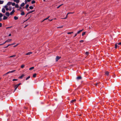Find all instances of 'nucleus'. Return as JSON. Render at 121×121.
Masks as SVG:
<instances>
[{"mask_svg": "<svg viewBox=\"0 0 121 121\" xmlns=\"http://www.w3.org/2000/svg\"><path fill=\"white\" fill-rule=\"evenodd\" d=\"M25 4L23 2L22 3V4H21L20 6L21 7H23L25 5Z\"/></svg>", "mask_w": 121, "mask_h": 121, "instance_id": "8", "label": "nucleus"}, {"mask_svg": "<svg viewBox=\"0 0 121 121\" xmlns=\"http://www.w3.org/2000/svg\"><path fill=\"white\" fill-rule=\"evenodd\" d=\"M13 1L14 2H16L17 3H18L20 1L19 0H14Z\"/></svg>", "mask_w": 121, "mask_h": 121, "instance_id": "7", "label": "nucleus"}, {"mask_svg": "<svg viewBox=\"0 0 121 121\" xmlns=\"http://www.w3.org/2000/svg\"><path fill=\"white\" fill-rule=\"evenodd\" d=\"M35 11V10H32L31 11L29 12H28V13L30 14V13H32L33 12Z\"/></svg>", "mask_w": 121, "mask_h": 121, "instance_id": "28", "label": "nucleus"}, {"mask_svg": "<svg viewBox=\"0 0 121 121\" xmlns=\"http://www.w3.org/2000/svg\"><path fill=\"white\" fill-rule=\"evenodd\" d=\"M8 6L7 5H5L4 7L7 11H8L9 10V9L8 8Z\"/></svg>", "mask_w": 121, "mask_h": 121, "instance_id": "5", "label": "nucleus"}, {"mask_svg": "<svg viewBox=\"0 0 121 121\" xmlns=\"http://www.w3.org/2000/svg\"><path fill=\"white\" fill-rule=\"evenodd\" d=\"M117 44L118 45H121V42L119 43H118Z\"/></svg>", "mask_w": 121, "mask_h": 121, "instance_id": "44", "label": "nucleus"}, {"mask_svg": "<svg viewBox=\"0 0 121 121\" xmlns=\"http://www.w3.org/2000/svg\"><path fill=\"white\" fill-rule=\"evenodd\" d=\"M18 45V44H16V45L14 46V47H16V46H17Z\"/></svg>", "mask_w": 121, "mask_h": 121, "instance_id": "55", "label": "nucleus"}, {"mask_svg": "<svg viewBox=\"0 0 121 121\" xmlns=\"http://www.w3.org/2000/svg\"><path fill=\"white\" fill-rule=\"evenodd\" d=\"M29 14V13H28H28H27L26 14V16L27 15H28V14Z\"/></svg>", "mask_w": 121, "mask_h": 121, "instance_id": "63", "label": "nucleus"}, {"mask_svg": "<svg viewBox=\"0 0 121 121\" xmlns=\"http://www.w3.org/2000/svg\"><path fill=\"white\" fill-rule=\"evenodd\" d=\"M84 41L83 40H82L80 41V42L81 43H83Z\"/></svg>", "mask_w": 121, "mask_h": 121, "instance_id": "43", "label": "nucleus"}, {"mask_svg": "<svg viewBox=\"0 0 121 121\" xmlns=\"http://www.w3.org/2000/svg\"><path fill=\"white\" fill-rule=\"evenodd\" d=\"M68 13L67 14V15H66V17L65 18H64V19H66V18L67 17V15H68L69 14V13Z\"/></svg>", "mask_w": 121, "mask_h": 121, "instance_id": "34", "label": "nucleus"}, {"mask_svg": "<svg viewBox=\"0 0 121 121\" xmlns=\"http://www.w3.org/2000/svg\"><path fill=\"white\" fill-rule=\"evenodd\" d=\"M15 7L16 8H18L19 7L18 5V4H16L15 5Z\"/></svg>", "mask_w": 121, "mask_h": 121, "instance_id": "20", "label": "nucleus"}, {"mask_svg": "<svg viewBox=\"0 0 121 121\" xmlns=\"http://www.w3.org/2000/svg\"><path fill=\"white\" fill-rule=\"evenodd\" d=\"M62 5H63V4H60V5H59L57 7V8L58 9L61 6H62Z\"/></svg>", "mask_w": 121, "mask_h": 121, "instance_id": "40", "label": "nucleus"}, {"mask_svg": "<svg viewBox=\"0 0 121 121\" xmlns=\"http://www.w3.org/2000/svg\"><path fill=\"white\" fill-rule=\"evenodd\" d=\"M12 40L11 39H8L6 41V43L8 42L11 41Z\"/></svg>", "mask_w": 121, "mask_h": 121, "instance_id": "15", "label": "nucleus"}, {"mask_svg": "<svg viewBox=\"0 0 121 121\" xmlns=\"http://www.w3.org/2000/svg\"><path fill=\"white\" fill-rule=\"evenodd\" d=\"M25 76L24 74H22L21 76L19 77V78L22 79V78L23 77Z\"/></svg>", "mask_w": 121, "mask_h": 121, "instance_id": "10", "label": "nucleus"}, {"mask_svg": "<svg viewBox=\"0 0 121 121\" xmlns=\"http://www.w3.org/2000/svg\"><path fill=\"white\" fill-rule=\"evenodd\" d=\"M12 3L11 2H8L7 4V5H10Z\"/></svg>", "mask_w": 121, "mask_h": 121, "instance_id": "9", "label": "nucleus"}, {"mask_svg": "<svg viewBox=\"0 0 121 121\" xmlns=\"http://www.w3.org/2000/svg\"><path fill=\"white\" fill-rule=\"evenodd\" d=\"M73 33V32H68L67 33V34H72Z\"/></svg>", "mask_w": 121, "mask_h": 121, "instance_id": "41", "label": "nucleus"}, {"mask_svg": "<svg viewBox=\"0 0 121 121\" xmlns=\"http://www.w3.org/2000/svg\"><path fill=\"white\" fill-rule=\"evenodd\" d=\"M11 34H10L9 35V36H11Z\"/></svg>", "mask_w": 121, "mask_h": 121, "instance_id": "62", "label": "nucleus"}, {"mask_svg": "<svg viewBox=\"0 0 121 121\" xmlns=\"http://www.w3.org/2000/svg\"><path fill=\"white\" fill-rule=\"evenodd\" d=\"M3 16L2 14L1 13H0V17H1Z\"/></svg>", "mask_w": 121, "mask_h": 121, "instance_id": "38", "label": "nucleus"}, {"mask_svg": "<svg viewBox=\"0 0 121 121\" xmlns=\"http://www.w3.org/2000/svg\"><path fill=\"white\" fill-rule=\"evenodd\" d=\"M77 33L76 34H75V35H74V37H76V36H77Z\"/></svg>", "mask_w": 121, "mask_h": 121, "instance_id": "52", "label": "nucleus"}, {"mask_svg": "<svg viewBox=\"0 0 121 121\" xmlns=\"http://www.w3.org/2000/svg\"><path fill=\"white\" fill-rule=\"evenodd\" d=\"M18 80L17 79H13L12 81H17Z\"/></svg>", "mask_w": 121, "mask_h": 121, "instance_id": "39", "label": "nucleus"}, {"mask_svg": "<svg viewBox=\"0 0 121 121\" xmlns=\"http://www.w3.org/2000/svg\"><path fill=\"white\" fill-rule=\"evenodd\" d=\"M83 30V29H82V30H80L79 31H80V32H81Z\"/></svg>", "mask_w": 121, "mask_h": 121, "instance_id": "59", "label": "nucleus"}, {"mask_svg": "<svg viewBox=\"0 0 121 121\" xmlns=\"http://www.w3.org/2000/svg\"><path fill=\"white\" fill-rule=\"evenodd\" d=\"M35 3V1L34 0H33L32 1L31 3L32 4H33Z\"/></svg>", "mask_w": 121, "mask_h": 121, "instance_id": "19", "label": "nucleus"}, {"mask_svg": "<svg viewBox=\"0 0 121 121\" xmlns=\"http://www.w3.org/2000/svg\"><path fill=\"white\" fill-rule=\"evenodd\" d=\"M24 66L25 65H21V67L22 68H23Z\"/></svg>", "mask_w": 121, "mask_h": 121, "instance_id": "35", "label": "nucleus"}, {"mask_svg": "<svg viewBox=\"0 0 121 121\" xmlns=\"http://www.w3.org/2000/svg\"><path fill=\"white\" fill-rule=\"evenodd\" d=\"M31 0H27V1L28 2H30V1H31Z\"/></svg>", "mask_w": 121, "mask_h": 121, "instance_id": "56", "label": "nucleus"}, {"mask_svg": "<svg viewBox=\"0 0 121 121\" xmlns=\"http://www.w3.org/2000/svg\"><path fill=\"white\" fill-rule=\"evenodd\" d=\"M2 26V24L1 23H0V27H1Z\"/></svg>", "mask_w": 121, "mask_h": 121, "instance_id": "51", "label": "nucleus"}, {"mask_svg": "<svg viewBox=\"0 0 121 121\" xmlns=\"http://www.w3.org/2000/svg\"><path fill=\"white\" fill-rule=\"evenodd\" d=\"M2 11L3 13H4L5 12V11L4 8H3L2 9Z\"/></svg>", "mask_w": 121, "mask_h": 121, "instance_id": "12", "label": "nucleus"}, {"mask_svg": "<svg viewBox=\"0 0 121 121\" xmlns=\"http://www.w3.org/2000/svg\"><path fill=\"white\" fill-rule=\"evenodd\" d=\"M50 16H49L47 18H45V19H44L42 21V22H43V21H44V20H47V19H48L49 18V17Z\"/></svg>", "mask_w": 121, "mask_h": 121, "instance_id": "22", "label": "nucleus"}, {"mask_svg": "<svg viewBox=\"0 0 121 121\" xmlns=\"http://www.w3.org/2000/svg\"><path fill=\"white\" fill-rule=\"evenodd\" d=\"M34 67H32L30 68L29 69L30 70H32L33 69H34Z\"/></svg>", "mask_w": 121, "mask_h": 121, "instance_id": "26", "label": "nucleus"}, {"mask_svg": "<svg viewBox=\"0 0 121 121\" xmlns=\"http://www.w3.org/2000/svg\"><path fill=\"white\" fill-rule=\"evenodd\" d=\"M12 45V44H9L8 45V46H10V45Z\"/></svg>", "mask_w": 121, "mask_h": 121, "instance_id": "61", "label": "nucleus"}, {"mask_svg": "<svg viewBox=\"0 0 121 121\" xmlns=\"http://www.w3.org/2000/svg\"><path fill=\"white\" fill-rule=\"evenodd\" d=\"M15 20H17L18 19V17L16 16H14V17Z\"/></svg>", "mask_w": 121, "mask_h": 121, "instance_id": "17", "label": "nucleus"}, {"mask_svg": "<svg viewBox=\"0 0 121 121\" xmlns=\"http://www.w3.org/2000/svg\"><path fill=\"white\" fill-rule=\"evenodd\" d=\"M4 1H3L0 0V4H2L3 3Z\"/></svg>", "mask_w": 121, "mask_h": 121, "instance_id": "31", "label": "nucleus"}, {"mask_svg": "<svg viewBox=\"0 0 121 121\" xmlns=\"http://www.w3.org/2000/svg\"><path fill=\"white\" fill-rule=\"evenodd\" d=\"M12 5L13 6H14L15 5V3H12Z\"/></svg>", "mask_w": 121, "mask_h": 121, "instance_id": "32", "label": "nucleus"}, {"mask_svg": "<svg viewBox=\"0 0 121 121\" xmlns=\"http://www.w3.org/2000/svg\"><path fill=\"white\" fill-rule=\"evenodd\" d=\"M25 4H26L27 3V1H26V0H25Z\"/></svg>", "mask_w": 121, "mask_h": 121, "instance_id": "48", "label": "nucleus"}, {"mask_svg": "<svg viewBox=\"0 0 121 121\" xmlns=\"http://www.w3.org/2000/svg\"><path fill=\"white\" fill-rule=\"evenodd\" d=\"M118 45L117 43L115 44V48H117Z\"/></svg>", "mask_w": 121, "mask_h": 121, "instance_id": "29", "label": "nucleus"}, {"mask_svg": "<svg viewBox=\"0 0 121 121\" xmlns=\"http://www.w3.org/2000/svg\"><path fill=\"white\" fill-rule=\"evenodd\" d=\"M80 33V31H78V32H77V34H79V33Z\"/></svg>", "mask_w": 121, "mask_h": 121, "instance_id": "53", "label": "nucleus"}, {"mask_svg": "<svg viewBox=\"0 0 121 121\" xmlns=\"http://www.w3.org/2000/svg\"><path fill=\"white\" fill-rule=\"evenodd\" d=\"M2 20V18L1 17H0V21H1Z\"/></svg>", "mask_w": 121, "mask_h": 121, "instance_id": "57", "label": "nucleus"}, {"mask_svg": "<svg viewBox=\"0 0 121 121\" xmlns=\"http://www.w3.org/2000/svg\"><path fill=\"white\" fill-rule=\"evenodd\" d=\"M32 53V52H29L28 53H26V55H29L30 54H31Z\"/></svg>", "mask_w": 121, "mask_h": 121, "instance_id": "14", "label": "nucleus"}, {"mask_svg": "<svg viewBox=\"0 0 121 121\" xmlns=\"http://www.w3.org/2000/svg\"><path fill=\"white\" fill-rule=\"evenodd\" d=\"M105 74L107 75H108L109 74V72L108 71H106L105 73Z\"/></svg>", "mask_w": 121, "mask_h": 121, "instance_id": "25", "label": "nucleus"}, {"mask_svg": "<svg viewBox=\"0 0 121 121\" xmlns=\"http://www.w3.org/2000/svg\"><path fill=\"white\" fill-rule=\"evenodd\" d=\"M15 71V70H12V71H9V72L5 74V75H7V74L9 73H13V72H14Z\"/></svg>", "mask_w": 121, "mask_h": 121, "instance_id": "2", "label": "nucleus"}, {"mask_svg": "<svg viewBox=\"0 0 121 121\" xmlns=\"http://www.w3.org/2000/svg\"><path fill=\"white\" fill-rule=\"evenodd\" d=\"M36 74L35 73L33 75V77L34 78H35L36 77Z\"/></svg>", "mask_w": 121, "mask_h": 121, "instance_id": "23", "label": "nucleus"}, {"mask_svg": "<svg viewBox=\"0 0 121 121\" xmlns=\"http://www.w3.org/2000/svg\"><path fill=\"white\" fill-rule=\"evenodd\" d=\"M9 10L10 11L11 10V6H9Z\"/></svg>", "mask_w": 121, "mask_h": 121, "instance_id": "42", "label": "nucleus"}, {"mask_svg": "<svg viewBox=\"0 0 121 121\" xmlns=\"http://www.w3.org/2000/svg\"><path fill=\"white\" fill-rule=\"evenodd\" d=\"M86 33V32H83V33L82 34V36H83L84 35H85Z\"/></svg>", "mask_w": 121, "mask_h": 121, "instance_id": "36", "label": "nucleus"}, {"mask_svg": "<svg viewBox=\"0 0 121 121\" xmlns=\"http://www.w3.org/2000/svg\"><path fill=\"white\" fill-rule=\"evenodd\" d=\"M18 87V86H17L16 85H15L14 87V88H15L14 91L16 90Z\"/></svg>", "mask_w": 121, "mask_h": 121, "instance_id": "13", "label": "nucleus"}, {"mask_svg": "<svg viewBox=\"0 0 121 121\" xmlns=\"http://www.w3.org/2000/svg\"><path fill=\"white\" fill-rule=\"evenodd\" d=\"M82 79V77L81 76H78L76 78V79L77 80L81 79Z\"/></svg>", "mask_w": 121, "mask_h": 121, "instance_id": "4", "label": "nucleus"}, {"mask_svg": "<svg viewBox=\"0 0 121 121\" xmlns=\"http://www.w3.org/2000/svg\"><path fill=\"white\" fill-rule=\"evenodd\" d=\"M61 57H60L58 56H57L56 58V61H57L58 60L61 58Z\"/></svg>", "mask_w": 121, "mask_h": 121, "instance_id": "1", "label": "nucleus"}, {"mask_svg": "<svg viewBox=\"0 0 121 121\" xmlns=\"http://www.w3.org/2000/svg\"><path fill=\"white\" fill-rule=\"evenodd\" d=\"M12 27V26H11L10 27H7L6 28V29H8V28H11V27Z\"/></svg>", "mask_w": 121, "mask_h": 121, "instance_id": "46", "label": "nucleus"}, {"mask_svg": "<svg viewBox=\"0 0 121 121\" xmlns=\"http://www.w3.org/2000/svg\"><path fill=\"white\" fill-rule=\"evenodd\" d=\"M30 78V76H28L27 78H26V80H27Z\"/></svg>", "mask_w": 121, "mask_h": 121, "instance_id": "37", "label": "nucleus"}, {"mask_svg": "<svg viewBox=\"0 0 121 121\" xmlns=\"http://www.w3.org/2000/svg\"><path fill=\"white\" fill-rule=\"evenodd\" d=\"M99 83H95V85L96 86Z\"/></svg>", "mask_w": 121, "mask_h": 121, "instance_id": "49", "label": "nucleus"}, {"mask_svg": "<svg viewBox=\"0 0 121 121\" xmlns=\"http://www.w3.org/2000/svg\"><path fill=\"white\" fill-rule=\"evenodd\" d=\"M15 56H16L15 55H14L11 56H10L9 57L10 58H11V57H15Z\"/></svg>", "mask_w": 121, "mask_h": 121, "instance_id": "27", "label": "nucleus"}, {"mask_svg": "<svg viewBox=\"0 0 121 121\" xmlns=\"http://www.w3.org/2000/svg\"><path fill=\"white\" fill-rule=\"evenodd\" d=\"M24 108L26 109H27L28 108L25 107H24Z\"/></svg>", "mask_w": 121, "mask_h": 121, "instance_id": "50", "label": "nucleus"}, {"mask_svg": "<svg viewBox=\"0 0 121 121\" xmlns=\"http://www.w3.org/2000/svg\"><path fill=\"white\" fill-rule=\"evenodd\" d=\"M15 11L14 10H13L10 13V15H12L15 12Z\"/></svg>", "mask_w": 121, "mask_h": 121, "instance_id": "6", "label": "nucleus"}, {"mask_svg": "<svg viewBox=\"0 0 121 121\" xmlns=\"http://www.w3.org/2000/svg\"><path fill=\"white\" fill-rule=\"evenodd\" d=\"M76 100L75 99L72 100L70 102L71 103H73V102H75Z\"/></svg>", "mask_w": 121, "mask_h": 121, "instance_id": "11", "label": "nucleus"}, {"mask_svg": "<svg viewBox=\"0 0 121 121\" xmlns=\"http://www.w3.org/2000/svg\"><path fill=\"white\" fill-rule=\"evenodd\" d=\"M21 84V83H20L18 84H17V86H18L20 85Z\"/></svg>", "mask_w": 121, "mask_h": 121, "instance_id": "45", "label": "nucleus"}, {"mask_svg": "<svg viewBox=\"0 0 121 121\" xmlns=\"http://www.w3.org/2000/svg\"><path fill=\"white\" fill-rule=\"evenodd\" d=\"M29 8L31 9H33L34 8L32 6H30L29 7Z\"/></svg>", "mask_w": 121, "mask_h": 121, "instance_id": "21", "label": "nucleus"}, {"mask_svg": "<svg viewBox=\"0 0 121 121\" xmlns=\"http://www.w3.org/2000/svg\"><path fill=\"white\" fill-rule=\"evenodd\" d=\"M29 5L28 4H27L25 7L26 9H27L29 7Z\"/></svg>", "mask_w": 121, "mask_h": 121, "instance_id": "24", "label": "nucleus"}, {"mask_svg": "<svg viewBox=\"0 0 121 121\" xmlns=\"http://www.w3.org/2000/svg\"><path fill=\"white\" fill-rule=\"evenodd\" d=\"M27 9V10L28 11H29V10H30L29 9Z\"/></svg>", "mask_w": 121, "mask_h": 121, "instance_id": "64", "label": "nucleus"}, {"mask_svg": "<svg viewBox=\"0 0 121 121\" xmlns=\"http://www.w3.org/2000/svg\"><path fill=\"white\" fill-rule=\"evenodd\" d=\"M22 7H19V9H18V10H19V11H20V10L21 12H22V10H20V9H22Z\"/></svg>", "mask_w": 121, "mask_h": 121, "instance_id": "33", "label": "nucleus"}, {"mask_svg": "<svg viewBox=\"0 0 121 121\" xmlns=\"http://www.w3.org/2000/svg\"><path fill=\"white\" fill-rule=\"evenodd\" d=\"M7 18H8V17H6L5 16H4L3 19L4 20H5L6 19H7Z\"/></svg>", "mask_w": 121, "mask_h": 121, "instance_id": "16", "label": "nucleus"}, {"mask_svg": "<svg viewBox=\"0 0 121 121\" xmlns=\"http://www.w3.org/2000/svg\"><path fill=\"white\" fill-rule=\"evenodd\" d=\"M83 30V29H82V30H80L79 31H80V32H81Z\"/></svg>", "mask_w": 121, "mask_h": 121, "instance_id": "58", "label": "nucleus"}, {"mask_svg": "<svg viewBox=\"0 0 121 121\" xmlns=\"http://www.w3.org/2000/svg\"><path fill=\"white\" fill-rule=\"evenodd\" d=\"M63 27V26H60V27H57V28H62Z\"/></svg>", "mask_w": 121, "mask_h": 121, "instance_id": "47", "label": "nucleus"}, {"mask_svg": "<svg viewBox=\"0 0 121 121\" xmlns=\"http://www.w3.org/2000/svg\"><path fill=\"white\" fill-rule=\"evenodd\" d=\"M5 15L8 17L10 15V14L8 12H6L5 13Z\"/></svg>", "mask_w": 121, "mask_h": 121, "instance_id": "3", "label": "nucleus"}, {"mask_svg": "<svg viewBox=\"0 0 121 121\" xmlns=\"http://www.w3.org/2000/svg\"><path fill=\"white\" fill-rule=\"evenodd\" d=\"M89 54V53L87 52H86L85 53V54L87 56Z\"/></svg>", "mask_w": 121, "mask_h": 121, "instance_id": "30", "label": "nucleus"}, {"mask_svg": "<svg viewBox=\"0 0 121 121\" xmlns=\"http://www.w3.org/2000/svg\"><path fill=\"white\" fill-rule=\"evenodd\" d=\"M22 13H21V15H24L25 14V13L24 11L22 12Z\"/></svg>", "mask_w": 121, "mask_h": 121, "instance_id": "18", "label": "nucleus"}, {"mask_svg": "<svg viewBox=\"0 0 121 121\" xmlns=\"http://www.w3.org/2000/svg\"><path fill=\"white\" fill-rule=\"evenodd\" d=\"M9 47V46H8V45L7 46H6L5 47H4V48H8V47Z\"/></svg>", "mask_w": 121, "mask_h": 121, "instance_id": "60", "label": "nucleus"}, {"mask_svg": "<svg viewBox=\"0 0 121 121\" xmlns=\"http://www.w3.org/2000/svg\"><path fill=\"white\" fill-rule=\"evenodd\" d=\"M6 43V41L4 42V43H3L2 44H3H3H4Z\"/></svg>", "mask_w": 121, "mask_h": 121, "instance_id": "54", "label": "nucleus"}]
</instances>
